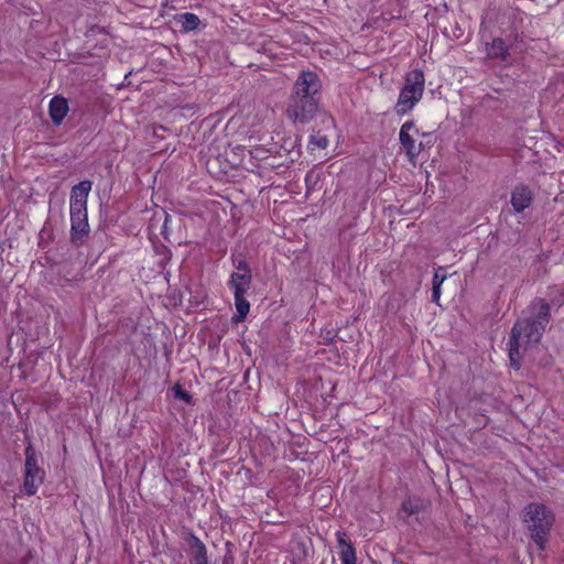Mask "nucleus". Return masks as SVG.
Returning a JSON list of instances; mask_svg holds the SVG:
<instances>
[{
	"label": "nucleus",
	"mask_w": 564,
	"mask_h": 564,
	"mask_svg": "<svg viewBox=\"0 0 564 564\" xmlns=\"http://www.w3.org/2000/svg\"><path fill=\"white\" fill-rule=\"evenodd\" d=\"M42 481L40 473H25L24 490L28 495H34L39 484Z\"/></svg>",
	"instance_id": "dca6fc26"
},
{
	"label": "nucleus",
	"mask_w": 564,
	"mask_h": 564,
	"mask_svg": "<svg viewBox=\"0 0 564 564\" xmlns=\"http://www.w3.org/2000/svg\"><path fill=\"white\" fill-rule=\"evenodd\" d=\"M173 393L176 399H180L186 403H191L192 397L188 392H186L182 387L175 386L173 388Z\"/></svg>",
	"instance_id": "a211bd4d"
},
{
	"label": "nucleus",
	"mask_w": 564,
	"mask_h": 564,
	"mask_svg": "<svg viewBox=\"0 0 564 564\" xmlns=\"http://www.w3.org/2000/svg\"><path fill=\"white\" fill-rule=\"evenodd\" d=\"M550 321V305L542 299L533 301L514 323L509 346V359L514 369L520 368L522 354L536 346Z\"/></svg>",
	"instance_id": "f257e3e1"
},
{
	"label": "nucleus",
	"mask_w": 564,
	"mask_h": 564,
	"mask_svg": "<svg viewBox=\"0 0 564 564\" xmlns=\"http://www.w3.org/2000/svg\"><path fill=\"white\" fill-rule=\"evenodd\" d=\"M336 541L338 544V555L341 564H356L357 557L355 547L352 546L347 533L344 531L336 532Z\"/></svg>",
	"instance_id": "1a4fd4ad"
},
{
	"label": "nucleus",
	"mask_w": 564,
	"mask_h": 564,
	"mask_svg": "<svg viewBox=\"0 0 564 564\" xmlns=\"http://www.w3.org/2000/svg\"><path fill=\"white\" fill-rule=\"evenodd\" d=\"M554 521L553 512L542 503H530L523 511V522L540 551L546 547L547 535Z\"/></svg>",
	"instance_id": "7ed1b4c3"
},
{
	"label": "nucleus",
	"mask_w": 564,
	"mask_h": 564,
	"mask_svg": "<svg viewBox=\"0 0 564 564\" xmlns=\"http://www.w3.org/2000/svg\"><path fill=\"white\" fill-rule=\"evenodd\" d=\"M321 88L322 83L318 76L313 72L303 70L295 80L293 94L302 97L315 98Z\"/></svg>",
	"instance_id": "6e6552de"
},
{
	"label": "nucleus",
	"mask_w": 564,
	"mask_h": 564,
	"mask_svg": "<svg viewBox=\"0 0 564 564\" xmlns=\"http://www.w3.org/2000/svg\"><path fill=\"white\" fill-rule=\"evenodd\" d=\"M425 88V77L422 70L413 69L405 75L404 85L395 104V112L405 115L422 99Z\"/></svg>",
	"instance_id": "39448f33"
},
{
	"label": "nucleus",
	"mask_w": 564,
	"mask_h": 564,
	"mask_svg": "<svg viewBox=\"0 0 564 564\" xmlns=\"http://www.w3.org/2000/svg\"><path fill=\"white\" fill-rule=\"evenodd\" d=\"M441 268L437 269L433 276V286L438 285L442 286L443 282L446 280V274H441Z\"/></svg>",
	"instance_id": "aec40b11"
},
{
	"label": "nucleus",
	"mask_w": 564,
	"mask_h": 564,
	"mask_svg": "<svg viewBox=\"0 0 564 564\" xmlns=\"http://www.w3.org/2000/svg\"><path fill=\"white\" fill-rule=\"evenodd\" d=\"M532 192L525 185H518L511 193V205L517 213L523 212L532 203Z\"/></svg>",
	"instance_id": "9d476101"
},
{
	"label": "nucleus",
	"mask_w": 564,
	"mask_h": 564,
	"mask_svg": "<svg viewBox=\"0 0 564 564\" xmlns=\"http://www.w3.org/2000/svg\"><path fill=\"white\" fill-rule=\"evenodd\" d=\"M316 110L317 101L315 98L292 94L286 108V116L293 122L306 123L314 117Z\"/></svg>",
	"instance_id": "423d86ee"
},
{
	"label": "nucleus",
	"mask_w": 564,
	"mask_h": 564,
	"mask_svg": "<svg viewBox=\"0 0 564 564\" xmlns=\"http://www.w3.org/2000/svg\"><path fill=\"white\" fill-rule=\"evenodd\" d=\"M328 143L329 141L326 135L316 133L311 137L308 147L311 151H314L315 149L324 150L328 147Z\"/></svg>",
	"instance_id": "f3484780"
},
{
	"label": "nucleus",
	"mask_w": 564,
	"mask_h": 564,
	"mask_svg": "<svg viewBox=\"0 0 564 564\" xmlns=\"http://www.w3.org/2000/svg\"><path fill=\"white\" fill-rule=\"evenodd\" d=\"M177 23L183 32H189L195 30L199 24V18L194 13H183L177 17Z\"/></svg>",
	"instance_id": "4468645a"
},
{
	"label": "nucleus",
	"mask_w": 564,
	"mask_h": 564,
	"mask_svg": "<svg viewBox=\"0 0 564 564\" xmlns=\"http://www.w3.org/2000/svg\"><path fill=\"white\" fill-rule=\"evenodd\" d=\"M419 135V130L412 121H406L401 126L399 139L402 148L405 150L406 156L411 162H414L422 150V142H416L415 137Z\"/></svg>",
	"instance_id": "0eeeda50"
},
{
	"label": "nucleus",
	"mask_w": 564,
	"mask_h": 564,
	"mask_svg": "<svg viewBox=\"0 0 564 564\" xmlns=\"http://www.w3.org/2000/svg\"><path fill=\"white\" fill-rule=\"evenodd\" d=\"M25 473H40L34 457L30 455V449L26 451Z\"/></svg>",
	"instance_id": "6ab92c4d"
},
{
	"label": "nucleus",
	"mask_w": 564,
	"mask_h": 564,
	"mask_svg": "<svg viewBox=\"0 0 564 564\" xmlns=\"http://www.w3.org/2000/svg\"><path fill=\"white\" fill-rule=\"evenodd\" d=\"M237 271L232 272L228 281V288L234 293L237 313L232 316L234 323L242 322L250 311V304L245 295L251 285V272L248 264L240 260Z\"/></svg>",
	"instance_id": "20e7f679"
},
{
	"label": "nucleus",
	"mask_w": 564,
	"mask_h": 564,
	"mask_svg": "<svg viewBox=\"0 0 564 564\" xmlns=\"http://www.w3.org/2000/svg\"><path fill=\"white\" fill-rule=\"evenodd\" d=\"M189 545V564H208L206 546L195 535H191L188 539Z\"/></svg>",
	"instance_id": "9b49d317"
},
{
	"label": "nucleus",
	"mask_w": 564,
	"mask_h": 564,
	"mask_svg": "<svg viewBox=\"0 0 564 564\" xmlns=\"http://www.w3.org/2000/svg\"><path fill=\"white\" fill-rule=\"evenodd\" d=\"M68 112L67 100L56 96L50 101V117L55 124H59Z\"/></svg>",
	"instance_id": "f8f14e48"
},
{
	"label": "nucleus",
	"mask_w": 564,
	"mask_h": 564,
	"mask_svg": "<svg viewBox=\"0 0 564 564\" xmlns=\"http://www.w3.org/2000/svg\"><path fill=\"white\" fill-rule=\"evenodd\" d=\"M486 54L489 58L506 61L509 52L505 41L497 37L486 44Z\"/></svg>",
	"instance_id": "ddd939ff"
},
{
	"label": "nucleus",
	"mask_w": 564,
	"mask_h": 564,
	"mask_svg": "<svg viewBox=\"0 0 564 564\" xmlns=\"http://www.w3.org/2000/svg\"><path fill=\"white\" fill-rule=\"evenodd\" d=\"M425 506L426 502L420 498H408L402 502V511L411 516L422 511Z\"/></svg>",
	"instance_id": "2eb2a0df"
},
{
	"label": "nucleus",
	"mask_w": 564,
	"mask_h": 564,
	"mask_svg": "<svg viewBox=\"0 0 564 564\" xmlns=\"http://www.w3.org/2000/svg\"><path fill=\"white\" fill-rule=\"evenodd\" d=\"M440 297H441V286L434 285L433 292H432V301L434 303L438 304Z\"/></svg>",
	"instance_id": "412c9836"
},
{
	"label": "nucleus",
	"mask_w": 564,
	"mask_h": 564,
	"mask_svg": "<svg viewBox=\"0 0 564 564\" xmlns=\"http://www.w3.org/2000/svg\"><path fill=\"white\" fill-rule=\"evenodd\" d=\"M91 189L89 181H83L70 191V235L73 241L82 240L89 232L87 199Z\"/></svg>",
	"instance_id": "f03ea898"
}]
</instances>
